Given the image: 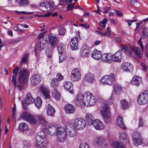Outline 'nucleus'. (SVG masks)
I'll return each mask as SVG.
<instances>
[{"mask_svg":"<svg viewBox=\"0 0 148 148\" xmlns=\"http://www.w3.org/2000/svg\"><path fill=\"white\" fill-rule=\"evenodd\" d=\"M100 111L103 119L106 123H108L111 121V114L108 105L104 104L100 109Z\"/></svg>","mask_w":148,"mask_h":148,"instance_id":"nucleus-1","label":"nucleus"},{"mask_svg":"<svg viewBox=\"0 0 148 148\" xmlns=\"http://www.w3.org/2000/svg\"><path fill=\"white\" fill-rule=\"evenodd\" d=\"M121 136L123 140L122 143L115 142L112 144V145L115 148H126L124 145H126L129 143L130 140L126 134L123 133L121 134Z\"/></svg>","mask_w":148,"mask_h":148,"instance_id":"nucleus-2","label":"nucleus"},{"mask_svg":"<svg viewBox=\"0 0 148 148\" xmlns=\"http://www.w3.org/2000/svg\"><path fill=\"white\" fill-rule=\"evenodd\" d=\"M29 72L28 71L23 68H21L18 75V82L21 84H23L28 80Z\"/></svg>","mask_w":148,"mask_h":148,"instance_id":"nucleus-3","label":"nucleus"},{"mask_svg":"<svg viewBox=\"0 0 148 148\" xmlns=\"http://www.w3.org/2000/svg\"><path fill=\"white\" fill-rule=\"evenodd\" d=\"M57 140L60 142H63L66 139V132L65 129L62 127H57Z\"/></svg>","mask_w":148,"mask_h":148,"instance_id":"nucleus-4","label":"nucleus"},{"mask_svg":"<svg viewBox=\"0 0 148 148\" xmlns=\"http://www.w3.org/2000/svg\"><path fill=\"white\" fill-rule=\"evenodd\" d=\"M91 94L87 92H86L84 95L81 93L79 94L77 96L76 99V102L77 104L82 105L83 104L85 106L86 105V101H88L89 99H88V97L86 99V100H85V97L91 96Z\"/></svg>","mask_w":148,"mask_h":148,"instance_id":"nucleus-5","label":"nucleus"},{"mask_svg":"<svg viewBox=\"0 0 148 148\" xmlns=\"http://www.w3.org/2000/svg\"><path fill=\"white\" fill-rule=\"evenodd\" d=\"M139 105L145 104L148 102V90H145L138 96L137 100Z\"/></svg>","mask_w":148,"mask_h":148,"instance_id":"nucleus-6","label":"nucleus"},{"mask_svg":"<svg viewBox=\"0 0 148 148\" xmlns=\"http://www.w3.org/2000/svg\"><path fill=\"white\" fill-rule=\"evenodd\" d=\"M115 79V77L113 73H111L109 75H105L102 77L101 82L105 84L111 85Z\"/></svg>","mask_w":148,"mask_h":148,"instance_id":"nucleus-7","label":"nucleus"},{"mask_svg":"<svg viewBox=\"0 0 148 148\" xmlns=\"http://www.w3.org/2000/svg\"><path fill=\"white\" fill-rule=\"evenodd\" d=\"M74 126L78 130L82 129L86 126V122L85 120L81 117L76 119L74 121Z\"/></svg>","mask_w":148,"mask_h":148,"instance_id":"nucleus-8","label":"nucleus"},{"mask_svg":"<svg viewBox=\"0 0 148 148\" xmlns=\"http://www.w3.org/2000/svg\"><path fill=\"white\" fill-rule=\"evenodd\" d=\"M80 73L77 69H75L73 70L71 75V79L72 81H77L80 79Z\"/></svg>","mask_w":148,"mask_h":148,"instance_id":"nucleus-9","label":"nucleus"},{"mask_svg":"<svg viewBox=\"0 0 148 148\" xmlns=\"http://www.w3.org/2000/svg\"><path fill=\"white\" fill-rule=\"evenodd\" d=\"M106 138L102 136H98L95 139V142L97 145L101 146L103 145L104 146L107 145L106 143Z\"/></svg>","mask_w":148,"mask_h":148,"instance_id":"nucleus-10","label":"nucleus"},{"mask_svg":"<svg viewBox=\"0 0 148 148\" xmlns=\"http://www.w3.org/2000/svg\"><path fill=\"white\" fill-rule=\"evenodd\" d=\"M112 61L120 62L122 58V53L121 51H118L114 54L111 55Z\"/></svg>","mask_w":148,"mask_h":148,"instance_id":"nucleus-11","label":"nucleus"},{"mask_svg":"<svg viewBox=\"0 0 148 148\" xmlns=\"http://www.w3.org/2000/svg\"><path fill=\"white\" fill-rule=\"evenodd\" d=\"M41 79V77L39 74L33 75L31 78V82L33 85H36L39 82Z\"/></svg>","mask_w":148,"mask_h":148,"instance_id":"nucleus-12","label":"nucleus"},{"mask_svg":"<svg viewBox=\"0 0 148 148\" xmlns=\"http://www.w3.org/2000/svg\"><path fill=\"white\" fill-rule=\"evenodd\" d=\"M91 124L97 130H102L103 127V123L99 120H94Z\"/></svg>","mask_w":148,"mask_h":148,"instance_id":"nucleus-13","label":"nucleus"},{"mask_svg":"<svg viewBox=\"0 0 148 148\" xmlns=\"http://www.w3.org/2000/svg\"><path fill=\"white\" fill-rule=\"evenodd\" d=\"M88 97H85V100H86V99ZM89 99V100H88V101H86V106H92L93 105H94L96 104V100L95 97L92 95V94L91 95V96L88 97V99Z\"/></svg>","mask_w":148,"mask_h":148,"instance_id":"nucleus-14","label":"nucleus"},{"mask_svg":"<svg viewBox=\"0 0 148 148\" xmlns=\"http://www.w3.org/2000/svg\"><path fill=\"white\" fill-rule=\"evenodd\" d=\"M78 43V38L75 37L72 38L70 44L71 49L74 50L77 49V46Z\"/></svg>","mask_w":148,"mask_h":148,"instance_id":"nucleus-15","label":"nucleus"},{"mask_svg":"<svg viewBox=\"0 0 148 148\" xmlns=\"http://www.w3.org/2000/svg\"><path fill=\"white\" fill-rule=\"evenodd\" d=\"M121 68L123 70L129 72L132 71L133 69L132 65L128 62L123 63L121 65Z\"/></svg>","mask_w":148,"mask_h":148,"instance_id":"nucleus-16","label":"nucleus"},{"mask_svg":"<svg viewBox=\"0 0 148 148\" xmlns=\"http://www.w3.org/2000/svg\"><path fill=\"white\" fill-rule=\"evenodd\" d=\"M49 43L51 46H54L56 45V43L57 41V37L53 36L52 34H50L48 36Z\"/></svg>","mask_w":148,"mask_h":148,"instance_id":"nucleus-17","label":"nucleus"},{"mask_svg":"<svg viewBox=\"0 0 148 148\" xmlns=\"http://www.w3.org/2000/svg\"><path fill=\"white\" fill-rule=\"evenodd\" d=\"M64 88L69 91L71 93H73V85L72 83L69 82H65L64 84Z\"/></svg>","mask_w":148,"mask_h":148,"instance_id":"nucleus-18","label":"nucleus"},{"mask_svg":"<svg viewBox=\"0 0 148 148\" xmlns=\"http://www.w3.org/2000/svg\"><path fill=\"white\" fill-rule=\"evenodd\" d=\"M46 135L43 132H41L38 133L36 136V142H44L45 139Z\"/></svg>","mask_w":148,"mask_h":148,"instance_id":"nucleus-19","label":"nucleus"},{"mask_svg":"<svg viewBox=\"0 0 148 148\" xmlns=\"http://www.w3.org/2000/svg\"><path fill=\"white\" fill-rule=\"evenodd\" d=\"M66 135L71 137H73L75 136L76 135V132L75 130L71 127L69 128H66Z\"/></svg>","mask_w":148,"mask_h":148,"instance_id":"nucleus-20","label":"nucleus"},{"mask_svg":"<svg viewBox=\"0 0 148 148\" xmlns=\"http://www.w3.org/2000/svg\"><path fill=\"white\" fill-rule=\"evenodd\" d=\"M89 51L86 45L83 46V49L81 52V56L84 58L88 57L89 55Z\"/></svg>","mask_w":148,"mask_h":148,"instance_id":"nucleus-21","label":"nucleus"},{"mask_svg":"<svg viewBox=\"0 0 148 148\" xmlns=\"http://www.w3.org/2000/svg\"><path fill=\"white\" fill-rule=\"evenodd\" d=\"M111 56L108 54H104L102 55L101 60L104 62H107L109 63H111L112 62Z\"/></svg>","mask_w":148,"mask_h":148,"instance_id":"nucleus-22","label":"nucleus"},{"mask_svg":"<svg viewBox=\"0 0 148 148\" xmlns=\"http://www.w3.org/2000/svg\"><path fill=\"white\" fill-rule=\"evenodd\" d=\"M34 101V99L32 96L31 94L30 93H27L26 97V98L25 100V103L26 104H29L32 103Z\"/></svg>","mask_w":148,"mask_h":148,"instance_id":"nucleus-23","label":"nucleus"},{"mask_svg":"<svg viewBox=\"0 0 148 148\" xmlns=\"http://www.w3.org/2000/svg\"><path fill=\"white\" fill-rule=\"evenodd\" d=\"M19 68L16 66L13 70V73L14 75L12 76V82H14V85L15 87H16V77L18 74Z\"/></svg>","mask_w":148,"mask_h":148,"instance_id":"nucleus-24","label":"nucleus"},{"mask_svg":"<svg viewBox=\"0 0 148 148\" xmlns=\"http://www.w3.org/2000/svg\"><path fill=\"white\" fill-rule=\"evenodd\" d=\"M64 110L66 113H72L74 112L75 109L72 105L68 104L65 105L64 107Z\"/></svg>","mask_w":148,"mask_h":148,"instance_id":"nucleus-25","label":"nucleus"},{"mask_svg":"<svg viewBox=\"0 0 148 148\" xmlns=\"http://www.w3.org/2000/svg\"><path fill=\"white\" fill-rule=\"evenodd\" d=\"M18 129L21 131L26 133L28 130V127L27 125L24 123H22L20 124L18 127Z\"/></svg>","mask_w":148,"mask_h":148,"instance_id":"nucleus-26","label":"nucleus"},{"mask_svg":"<svg viewBox=\"0 0 148 148\" xmlns=\"http://www.w3.org/2000/svg\"><path fill=\"white\" fill-rule=\"evenodd\" d=\"M55 112V110L49 104H48L47 107V113L48 115L53 116Z\"/></svg>","mask_w":148,"mask_h":148,"instance_id":"nucleus-27","label":"nucleus"},{"mask_svg":"<svg viewBox=\"0 0 148 148\" xmlns=\"http://www.w3.org/2000/svg\"><path fill=\"white\" fill-rule=\"evenodd\" d=\"M45 44L42 43L41 40H38L36 43L35 46V51L36 53V49H38L39 51H41L45 47Z\"/></svg>","mask_w":148,"mask_h":148,"instance_id":"nucleus-28","label":"nucleus"},{"mask_svg":"<svg viewBox=\"0 0 148 148\" xmlns=\"http://www.w3.org/2000/svg\"><path fill=\"white\" fill-rule=\"evenodd\" d=\"M40 89L46 99L49 98L50 97V92L48 89L44 86H41Z\"/></svg>","mask_w":148,"mask_h":148,"instance_id":"nucleus-29","label":"nucleus"},{"mask_svg":"<svg viewBox=\"0 0 148 148\" xmlns=\"http://www.w3.org/2000/svg\"><path fill=\"white\" fill-rule=\"evenodd\" d=\"M57 128L55 127H49L47 131V133L49 135L56 136L57 134Z\"/></svg>","mask_w":148,"mask_h":148,"instance_id":"nucleus-30","label":"nucleus"},{"mask_svg":"<svg viewBox=\"0 0 148 148\" xmlns=\"http://www.w3.org/2000/svg\"><path fill=\"white\" fill-rule=\"evenodd\" d=\"M141 79L140 77L136 76H134L131 81L132 84L138 86L141 82Z\"/></svg>","mask_w":148,"mask_h":148,"instance_id":"nucleus-31","label":"nucleus"},{"mask_svg":"<svg viewBox=\"0 0 148 148\" xmlns=\"http://www.w3.org/2000/svg\"><path fill=\"white\" fill-rule=\"evenodd\" d=\"M102 55L101 52L95 49L92 53V56L94 58L98 60L101 57Z\"/></svg>","mask_w":148,"mask_h":148,"instance_id":"nucleus-32","label":"nucleus"},{"mask_svg":"<svg viewBox=\"0 0 148 148\" xmlns=\"http://www.w3.org/2000/svg\"><path fill=\"white\" fill-rule=\"evenodd\" d=\"M37 117L39 123L42 125L46 126L48 125V123L44 117L41 116H38Z\"/></svg>","mask_w":148,"mask_h":148,"instance_id":"nucleus-33","label":"nucleus"},{"mask_svg":"<svg viewBox=\"0 0 148 148\" xmlns=\"http://www.w3.org/2000/svg\"><path fill=\"white\" fill-rule=\"evenodd\" d=\"M116 123L121 128L125 129V127L123 122L122 118L120 116H118L116 119Z\"/></svg>","mask_w":148,"mask_h":148,"instance_id":"nucleus-34","label":"nucleus"},{"mask_svg":"<svg viewBox=\"0 0 148 148\" xmlns=\"http://www.w3.org/2000/svg\"><path fill=\"white\" fill-rule=\"evenodd\" d=\"M85 120L89 124H91L93 122L94 118L92 114L90 113H88L86 115L85 118Z\"/></svg>","mask_w":148,"mask_h":148,"instance_id":"nucleus-35","label":"nucleus"},{"mask_svg":"<svg viewBox=\"0 0 148 148\" xmlns=\"http://www.w3.org/2000/svg\"><path fill=\"white\" fill-rule=\"evenodd\" d=\"M148 37V28L144 27L142 29V38L145 39Z\"/></svg>","mask_w":148,"mask_h":148,"instance_id":"nucleus-36","label":"nucleus"},{"mask_svg":"<svg viewBox=\"0 0 148 148\" xmlns=\"http://www.w3.org/2000/svg\"><path fill=\"white\" fill-rule=\"evenodd\" d=\"M121 108L123 109H125L128 107V103L125 99H122L121 100Z\"/></svg>","mask_w":148,"mask_h":148,"instance_id":"nucleus-37","label":"nucleus"},{"mask_svg":"<svg viewBox=\"0 0 148 148\" xmlns=\"http://www.w3.org/2000/svg\"><path fill=\"white\" fill-rule=\"evenodd\" d=\"M52 96L56 99L59 100L60 98V95L56 89H54L52 94Z\"/></svg>","mask_w":148,"mask_h":148,"instance_id":"nucleus-38","label":"nucleus"},{"mask_svg":"<svg viewBox=\"0 0 148 148\" xmlns=\"http://www.w3.org/2000/svg\"><path fill=\"white\" fill-rule=\"evenodd\" d=\"M132 50L134 52L138 58H140L141 57L140 50L138 47H132Z\"/></svg>","mask_w":148,"mask_h":148,"instance_id":"nucleus-39","label":"nucleus"},{"mask_svg":"<svg viewBox=\"0 0 148 148\" xmlns=\"http://www.w3.org/2000/svg\"><path fill=\"white\" fill-rule=\"evenodd\" d=\"M85 79L89 82H92L94 80L93 75L90 73H87Z\"/></svg>","mask_w":148,"mask_h":148,"instance_id":"nucleus-40","label":"nucleus"},{"mask_svg":"<svg viewBox=\"0 0 148 148\" xmlns=\"http://www.w3.org/2000/svg\"><path fill=\"white\" fill-rule=\"evenodd\" d=\"M34 103L36 106L38 108H39L42 103V101L40 97H38L36 98Z\"/></svg>","mask_w":148,"mask_h":148,"instance_id":"nucleus-41","label":"nucleus"},{"mask_svg":"<svg viewBox=\"0 0 148 148\" xmlns=\"http://www.w3.org/2000/svg\"><path fill=\"white\" fill-rule=\"evenodd\" d=\"M27 121L34 124H36L37 122V120L36 118L32 115H30L29 116V117Z\"/></svg>","mask_w":148,"mask_h":148,"instance_id":"nucleus-42","label":"nucleus"},{"mask_svg":"<svg viewBox=\"0 0 148 148\" xmlns=\"http://www.w3.org/2000/svg\"><path fill=\"white\" fill-rule=\"evenodd\" d=\"M121 90V86L118 84L114 85V91L116 94H118Z\"/></svg>","mask_w":148,"mask_h":148,"instance_id":"nucleus-43","label":"nucleus"},{"mask_svg":"<svg viewBox=\"0 0 148 148\" xmlns=\"http://www.w3.org/2000/svg\"><path fill=\"white\" fill-rule=\"evenodd\" d=\"M133 142L134 144L136 146H138L142 144L143 140L142 138H140L135 140H133Z\"/></svg>","mask_w":148,"mask_h":148,"instance_id":"nucleus-44","label":"nucleus"},{"mask_svg":"<svg viewBox=\"0 0 148 148\" xmlns=\"http://www.w3.org/2000/svg\"><path fill=\"white\" fill-rule=\"evenodd\" d=\"M17 2L20 5L25 6L29 4L27 0H16Z\"/></svg>","mask_w":148,"mask_h":148,"instance_id":"nucleus-45","label":"nucleus"},{"mask_svg":"<svg viewBox=\"0 0 148 148\" xmlns=\"http://www.w3.org/2000/svg\"><path fill=\"white\" fill-rule=\"evenodd\" d=\"M46 143L43 141L41 142H36L35 145L38 148H44L45 145Z\"/></svg>","mask_w":148,"mask_h":148,"instance_id":"nucleus-46","label":"nucleus"},{"mask_svg":"<svg viewBox=\"0 0 148 148\" xmlns=\"http://www.w3.org/2000/svg\"><path fill=\"white\" fill-rule=\"evenodd\" d=\"M29 55V54L27 53V54H25L23 56L20 61V65L21 66L23 63H25L26 62Z\"/></svg>","mask_w":148,"mask_h":148,"instance_id":"nucleus-47","label":"nucleus"},{"mask_svg":"<svg viewBox=\"0 0 148 148\" xmlns=\"http://www.w3.org/2000/svg\"><path fill=\"white\" fill-rule=\"evenodd\" d=\"M58 82L57 81V80L54 78L51 81V86L53 88L55 89V88L58 86Z\"/></svg>","mask_w":148,"mask_h":148,"instance_id":"nucleus-48","label":"nucleus"},{"mask_svg":"<svg viewBox=\"0 0 148 148\" xmlns=\"http://www.w3.org/2000/svg\"><path fill=\"white\" fill-rule=\"evenodd\" d=\"M46 54L48 57L51 58L52 54V50L51 48L47 49L46 50Z\"/></svg>","mask_w":148,"mask_h":148,"instance_id":"nucleus-49","label":"nucleus"},{"mask_svg":"<svg viewBox=\"0 0 148 148\" xmlns=\"http://www.w3.org/2000/svg\"><path fill=\"white\" fill-rule=\"evenodd\" d=\"M141 138L140 134L137 132L134 133L132 136L133 140H136V139Z\"/></svg>","mask_w":148,"mask_h":148,"instance_id":"nucleus-50","label":"nucleus"},{"mask_svg":"<svg viewBox=\"0 0 148 148\" xmlns=\"http://www.w3.org/2000/svg\"><path fill=\"white\" fill-rule=\"evenodd\" d=\"M66 31V30L64 27H60L58 29L59 34L61 35H64Z\"/></svg>","mask_w":148,"mask_h":148,"instance_id":"nucleus-51","label":"nucleus"},{"mask_svg":"<svg viewBox=\"0 0 148 148\" xmlns=\"http://www.w3.org/2000/svg\"><path fill=\"white\" fill-rule=\"evenodd\" d=\"M30 115H29L27 113L24 112L22 114V117L23 119L27 121Z\"/></svg>","mask_w":148,"mask_h":148,"instance_id":"nucleus-52","label":"nucleus"},{"mask_svg":"<svg viewBox=\"0 0 148 148\" xmlns=\"http://www.w3.org/2000/svg\"><path fill=\"white\" fill-rule=\"evenodd\" d=\"M108 21V20L106 18H104L103 21L99 23L100 26L103 27H105L106 23Z\"/></svg>","mask_w":148,"mask_h":148,"instance_id":"nucleus-53","label":"nucleus"},{"mask_svg":"<svg viewBox=\"0 0 148 148\" xmlns=\"http://www.w3.org/2000/svg\"><path fill=\"white\" fill-rule=\"evenodd\" d=\"M79 148H89V146L86 143L83 142L81 144Z\"/></svg>","mask_w":148,"mask_h":148,"instance_id":"nucleus-54","label":"nucleus"},{"mask_svg":"<svg viewBox=\"0 0 148 148\" xmlns=\"http://www.w3.org/2000/svg\"><path fill=\"white\" fill-rule=\"evenodd\" d=\"M63 78V77L59 73H58L56 75V79L58 82L62 80Z\"/></svg>","mask_w":148,"mask_h":148,"instance_id":"nucleus-55","label":"nucleus"},{"mask_svg":"<svg viewBox=\"0 0 148 148\" xmlns=\"http://www.w3.org/2000/svg\"><path fill=\"white\" fill-rule=\"evenodd\" d=\"M57 48L59 52V55L64 54V50L62 46H59Z\"/></svg>","mask_w":148,"mask_h":148,"instance_id":"nucleus-56","label":"nucleus"},{"mask_svg":"<svg viewBox=\"0 0 148 148\" xmlns=\"http://www.w3.org/2000/svg\"><path fill=\"white\" fill-rule=\"evenodd\" d=\"M59 62H63L65 59L66 57L64 54L59 55Z\"/></svg>","mask_w":148,"mask_h":148,"instance_id":"nucleus-57","label":"nucleus"},{"mask_svg":"<svg viewBox=\"0 0 148 148\" xmlns=\"http://www.w3.org/2000/svg\"><path fill=\"white\" fill-rule=\"evenodd\" d=\"M144 125L143 119L142 117H140L139 119V121L138 123V127H142Z\"/></svg>","mask_w":148,"mask_h":148,"instance_id":"nucleus-58","label":"nucleus"},{"mask_svg":"<svg viewBox=\"0 0 148 148\" xmlns=\"http://www.w3.org/2000/svg\"><path fill=\"white\" fill-rule=\"evenodd\" d=\"M23 144L24 148H29L30 146L29 143L27 141H25L24 142Z\"/></svg>","mask_w":148,"mask_h":148,"instance_id":"nucleus-59","label":"nucleus"},{"mask_svg":"<svg viewBox=\"0 0 148 148\" xmlns=\"http://www.w3.org/2000/svg\"><path fill=\"white\" fill-rule=\"evenodd\" d=\"M46 4L47 5H48L49 9V10L51 9V8L52 9L53 7V3H51L49 2H47Z\"/></svg>","mask_w":148,"mask_h":148,"instance_id":"nucleus-60","label":"nucleus"},{"mask_svg":"<svg viewBox=\"0 0 148 148\" xmlns=\"http://www.w3.org/2000/svg\"><path fill=\"white\" fill-rule=\"evenodd\" d=\"M138 43L142 51H144V48L142 44V42L141 41V38H140L139 40L138 41Z\"/></svg>","mask_w":148,"mask_h":148,"instance_id":"nucleus-61","label":"nucleus"},{"mask_svg":"<svg viewBox=\"0 0 148 148\" xmlns=\"http://www.w3.org/2000/svg\"><path fill=\"white\" fill-rule=\"evenodd\" d=\"M127 47V46L125 45H121V48L122 49V51L124 52L126 51Z\"/></svg>","mask_w":148,"mask_h":148,"instance_id":"nucleus-62","label":"nucleus"},{"mask_svg":"<svg viewBox=\"0 0 148 148\" xmlns=\"http://www.w3.org/2000/svg\"><path fill=\"white\" fill-rule=\"evenodd\" d=\"M141 66L143 70L144 71H146L147 70V66L144 63H141Z\"/></svg>","mask_w":148,"mask_h":148,"instance_id":"nucleus-63","label":"nucleus"},{"mask_svg":"<svg viewBox=\"0 0 148 148\" xmlns=\"http://www.w3.org/2000/svg\"><path fill=\"white\" fill-rule=\"evenodd\" d=\"M80 26H82L86 29H88L90 27L89 25L87 24H80Z\"/></svg>","mask_w":148,"mask_h":148,"instance_id":"nucleus-64","label":"nucleus"}]
</instances>
